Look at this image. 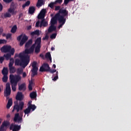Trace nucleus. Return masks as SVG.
<instances>
[{
  "instance_id": "4468645a",
  "label": "nucleus",
  "mask_w": 131,
  "mask_h": 131,
  "mask_svg": "<svg viewBox=\"0 0 131 131\" xmlns=\"http://www.w3.org/2000/svg\"><path fill=\"white\" fill-rule=\"evenodd\" d=\"M68 11L66 9H60L58 13L56 14H59V15L60 16H62L63 18H64L65 16H67L68 17Z\"/></svg>"
},
{
  "instance_id": "f03ea898",
  "label": "nucleus",
  "mask_w": 131,
  "mask_h": 131,
  "mask_svg": "<svg viewBox=\"0 0 131 131\" xmlns=\"http://www.w3.org/2000/svg\"><path fill=\"white\" fill-rule=\"evenodd\" d=\"M15 99L17 101H19V103L16 102V103L14 104L12 112L16 111L17 113H19V112L23 110V108H24V102L22 101L24 99V95H23V93L18 92L16 94Z\"/></svg>"
},
{
  "instance_id": "f3484780",
  "label": "nucleus",
  "mask_w": 131,
  "mask_h": 131,
  "mask_svg": "<svg viewBox=\"0 0 131 131\" xmlns=\"http://www.w3.org/2000/svg\"><path fill=\"white\" fill-rule=\"evenodd\" d=\"M66 21V18H63V17L59 19V21H58L60 25L58 26V28L60 29L62 27V26L65 24Z\"/></svg>"
},
{
  "instance_id": "3c124183",
  "label": "nucleus",
  "mask_w": 131,
  "mask_h": 131,
  "mask_svg": "<svg viewBox=\"0 0 131 131\" xmlns=\"http://www.w3.org/2000/svg\"><path fill=\"white\" fill-rule=\"evenodd\" d=\"M14 58H10V63H12L13 64H14Z\"/></svg>"
},
{
  "instance_id": "680f3d73",
  "label": "nucleus",
  "mask_w": 131,
  "mask_h": 131,
  "mask_svg": "<svg viewBox=\"0 0 131 131\" xmlns=\"http://www.w3.org/2000/svg\"><path fill=\"white\" fill-rule=\"evenodd\" d=\"M7 118L9 119L11 118V115L10 114H8L6 116Z\"/></svg>"
},
{
  "instance_id": "5701e85b",
  "label": "nucleus",
  "mask_w": 131,
  "mask_h": 131,
  "mask_svg": "<svg viewBox=\"0 0 131 131\" xmlns=\"http://www.w3.org/2000/svg\"><path fill=\"white\" fill-rule=\"evenodd\" d=\"M36 96H37V94H36V92H32L30 94V98L32 99H35L36 98Z\"/></svg>"
},
{
  "instance_id": "a18cd8bd",
  "label": "nucleus",
  "mask_w": 131,
  "mask_h": 131,
  "mask_svg": "<svg viewBox=\"0 0 131 131\" xmlns=\"http://www.w3.org/2000/svg\"><path fill=\"white\" fill-rule=\"evenodd\" d=\"M12 37V34H8L6 35V39H9V38H11Z\"/></svg>"
},
{
  "instance_id": "c85d7f7f",
  "label": "nucleus",
  "mask_w": 131,
  "mask_h": 131,
  "mask_svg": "<svg viewBox=\"0 0 131 131\" xmlns=\"http://www.w3.org/2000/svg\"><path fill=\"white\" fill-rule=\"evenodd\" d=\"M22 73H23V69L22 68H18L17 70V74L18 75H17L16 76H19L20 75L22 74Z\"/></svg>"
},
{
  "instance_id": "052dcab7",
  "label": "nucleus",
  "mask_w": 131,
  "mask_h": 131,
  "mask_svg": "<svg viewBox=\"0 0 131 131\" xmlns=\"http://www.w3.org/2000/svg\"><path fill=\"white\" fill-rule=\"evenodd\" d=\"M17 57H19V58H20V54L19 55L17 54H15V58H17Z\"/></svg>"
},
{
  "instance_id": "774afa93",
  "label": "nucleus",
  "mask_w": 131,
  "mask_h": 131,
  "mask_svg": "<svg viewBox=\"0 0 131 131\" xmlns=\"http://www.w3.org/2000/svg\"><path fill=\"white\" fill-rule=\"evenodd\" d=\"M21 16H22V14H19L18 18L20 19V18H21Z\"/></svg>"
},
{
  "instance_id": "4c0bfd02",
  "label": "nucleus",
  "mask_w": 131,
  "mask_h": 131,
  "mask_svg": "<svg viewBox=\"0 0 131 131\" xmlns=\"http://www.w3.org/2000/svg\"><path fill=\"white\" fill-rule=\"evenodd\" d=\"M5 60V57L4 56L0 57V64H3V62Z\"/></svg>"
},
{
  "instance_id": "f704fd0d",
  "label": "nucleus",
  "mask_w": 131,
  "mask_h": 131,
  "mask_svg": "<svg viewBox=\"0 0 131 131\" xmlns=\"http://www.w3.org/2000/svg\"><path fill=\"white\" fill-rule=\"evenodd\" d=\"M55 5H56L55 2H51L50 4H49L48 6L52 9Z\"/></svg>"
},
{
  "instance_id": "9d476101",
  "label": "nucleus",
  "mask_w": 131,
  "mask_h": 131,
  "mask_svg": "<svg viewBox=\"0 0 131 131\" xmlns=\"http://www.w3.org/2000/svg\"><path fill=\"white\" fill-rule=\"evenodd\" d=\"M12 49V46H4L0 50L2 53H10Z\"/></svg>"
},
{
  "instance_id": "2eb2a0df",
  "label": "nucleus",
  "mask_w": 131,
  "mask_h": 131,
  "mask_svg": "<svg viewBox=\"0 0 131 131\" xmlns=\"http://www.w3.org/2000/svg\"><path fill=\"white\" fill-rule=\"evenodd\" d=\"M28 39V37H27L25 34L24 35L20 42L19 43L20 47H22L25 43L26 41Z\"/></svg>"
},
{
  "instance_id": "e433bc0d",
  "label": "nucleus",
  "mask_w": 131,
  "mask_h": 131,
  "mask_svg": "<svg viewBox=\"0 0 131 131\" xmlns=\"http://www.w3.org/2000/svg\"><path fill=\"white\" fill-rule=\"evenodd\" d=\"M46 13V10L45 9H43L41 10V11L40 14H41L42 15H43V16H45Z\"/></svg>"
},
{
  "instance_id": "c03bdc74",
  "label": "nucleus",
  "mask_w": 131,
  "mask_h": 131,
  "mask_svg": "<svg viewBox=\"0 0 131 131\" xmlns=\"http://www.w3.org/2000/svg\"><path fill=\"white\" fill-rule=\"evenodd\" d=\"M62 2V0H56L55 2V4L56 5L57 3L61 4Z\"/></svg>"
},
{
  "instance_id": "8fccbe9b",
  "label": "nucleus",
  "mask_w": 131,
  "mask_h": 131,
  "mask_svg": "<svg viewBox=\"0 0 131 131\" xmlns=\"http://www.w3.org/2000/svg\"><path fill=\"white\" fill-rule=\"evenodd\" d=\"M12 1L13 0H3V1L6 3H10L12 2Z\"/></svg>"
},
{
  "instance_id": "a19ab883",
  "label": "nucleus",
  "mask_w": 131,
  "mask_h": 131,
  "mask_svg": "<svg viewBox=\"0 0 131 131\" xmlns=\"http://www.w3.org/2000/svg\"><path fill=\"white\" fill-rule=\"evenodd\" d=\"M23 34L20 35L19 36H18L17 37V40H18V41L21 40V39H22V37H23Z\"/></svg>"
},
{
  "instance_id": "7ed1b4c3",
  "label": "nucleus",
  "mask_w": 131,
  "mask_h": 131,
  "mask_svg": "<svg viewBox=\"0 0 131 131\" xmlns=\"http://www.w3.org/2000/svg\"><path fill=\"white\" fill-rule=\"evenodd\" d=\"M41 38L38 37L37 38L35 41V43L33 44L31 47L28 50L30 53H34V49H35V53L38 54L39 52H40V48H41Z\"/></svg>"
},
{
  "instance_id": "1a4fd4ad",
  "label": "nucleus",
  "mask_w": 131,
  "mask_h": 131,
  "mask_svg": "<svg viewBox=\"0 0 131 131\" xmlns=\"http://www.w3.org/2000/svg\"><path fill=\"white\" fill-rule=\"evenodd\" d=\"M11 83L8 82L6 84V90L4 94V96L6 97H9L11 95Z\"/></svg>"
},
{
  "instance_id": "864d4df0",
  "label": "nucleus",
  "mask_w": 131,
  "mask_h": 131,
  "mask_svg": "<svg viewBox=\"0 0 131 131\" xmlns=\"http://www.w3.org/2000/svg\"><path fill=\"white\" fill-rule=\"evenodd\" d=\"M13 65H14V63H12V62H9V67H13Z\"/></svg>"
},
{
  "instance_id": "a878e982",
  "label": "nucleus",
  "mask_w": 131,
  "mask_h": 131,
  "mask_svg": "<svg viewBox=\"0 0 131 131\" xmlns=\"http://www.w3.org/2000/svg\"><path fill=\"white\" fill-rule=\"evenodd\" d=\"M35 10V7L33 6H31L29 7V13L31 14H33L34 13Z\"/></svg>"
},
{
  "instance_id": "79ce46f5",
  "label": "nucleus",
  "mask_w": 131,
  "mask_h": 131,
  "mask_svg": "<svg viewBox=\"0 0 131 131\" xmlns=\"http://www.w3.org/2000/svg\"><path fill=\"white\" fill-rule=\"evenodd\" d=\"M57 34L56 33H53L52 34L50 37L53 39V38H55L56 37Z\"/></svg>"
},
{
  "instance_id": "9b49d317",
  "label": "nucleus",
  "mask_w": 131,
  "mask_h": 131,
  "mask_svg": "<svg viewBox=\"0 0 131 131\" xmlns=\"http://www.w3.org/2000/svg\"><path fill=\"white\" fill-rule=\"evenodd\" d=\"M14 54H15V49L12 48V50H11L10 52H9V53L4 54L3 57L5 58L7 61H8V60L11 59V57H12V56H14Z\"/></svg>"
},
{
  "instance_id": "338daca9",
  "label": "nucleus",
  "mask_w": 131,
  "mask_h": 131,
  "mask_svg": "<svg viewBox=\"0 0 131 131\" xmlns=\"http://www.w3.org/2000/svg\"><path fill=\"white\" fill-rule=\"evenodd\" d=\"M0 131H5V129L0 127Z\"/></svg>"
},
{
  "instance_id": "de8ad7c7",
  "label": "nucleus",
  "mask_w": 131,
  "mask_h": 131,
  "mask_svg": "<svg viewBox=\"0 0 131 131\" xmlns=\"http://www.w3.org/2000/svg\"><path fill=\"white\" fill-rule=\"evenodd\" d=\"M49 39V36L47 34L45 37L42 38V40H48Z\"/></svg>"
},
{
  "instance_id": "423d86ee",
  "label": "nucleus",
  "mask_w": 131,
  "mask_h": 131,
  "mask_svg": "<svg viewBox=\"0 0 131 131\" xmlns=\"http://www.w3.org/2000/svg\"><path fill=\"white\" fill-rule=\"evenodd\" d=\"M37 62L36 61H33L32 63V69L31 70V77L32 78L34 77L37 74L38 68L36 67Z\"/></svg>"
},
{
  "instance_id": "72a5a7b5",
  "label": "nucleus",
  "mask_w": 131,
  "mask_h": 131,
  "mask_svg": "<svg viewBox=\"0 0 131 131\" xmlns=\"http://www.w3.org/2000/svg\"><path fill=\"white\" fill-rule=\"evenodd\" d=\"M5 43H7V40L0 39V45H5Z\"/></svg>"
},
{
  "instance_id": "20e7f679",
  "label": "nucleus",
  "mask_w": 131,
  "mask_h": 131,
  "mask_svg": "<svg viewBox=\"0 0 131 131\" xmlns=\"http://www.w3.org/2000/svg\"><path fill=\"white\" fill-rule=\"evenodd\" d=\"M21 77L19 75H13L10 76V84L11 85V88L13 92H16L17 90V85H18V82L21 81Z\"/></svg>"
},
{
  "instance_id": "bf43d9fd",
  "label": "nucleus",
  "mask_w": 131,
  "mask_h": 131,
  "mask_svg": "<svg viewBox=\"0 0 131 131\" xmlns=\"http://www.w3.org/2000/svg\"><path fill=\"white\" fill-rule=\"evenodd\" d=\"M39 57H40L41 58H42V59H44V55L42 54H40L39 55Z\"/></svg>"
},
{
  "instance_id": "0eeeda50",
  "label": "nucleus",
  "mask_w": 131,
  "mask_h": 131,
  "mask_svg": "<svg viewBox=\"0 0 131 131\" xmlns=\"http://www.w3.org/2000/svg\"><path fill=\"white\" fill-rule=\"evenodd\" d=\"M13 121L15 123H18V124L22 123L23 122V115L20 116L19 113H16L14 115Z\"/></svg>"
},
{
  "instance_id": "ddd939ff",
  "label": "nucleus",
  "mask_w": 131,
  "mask_h": 131,
  "mask_svg": "<svg viewBox=\"0 0 131 131\" xmlns=\"http://www.w3.org/2000/svg\"><path fill=\"white\" fill-rule=\"evenodd\" d=\"M21 129V125L14 124L12 123L10 126V130L12 131H19Z\"/></svg>"
},
{
  "instance_id": "4d7b16f0",
  "label": "nucleus",
  "mask_w": 131,
  "mask_h": 131,
  "mask_svg": "<svg viewBox=\"0 0 131 131\" xmlns=\"http://www.w3.org/2000/svg\"><path fill=\"white\" fill-rule=\"evenodd\" d=\"M3 11V5L0 3V12Z\"/></svg>"
},
{
  "instance_id": "c756f323",
  "label": "nucleus",
  "mask_w": 131,
  "mask_h": 131,
  "mask_svg": "<svg viewBox=\"0 0 131 131\" xmlns=\"http://www.w3.org/2000/svg\"><path fill=\"white\" fill-rule=\"evenodd\" d=\"M17 25H14L13 27H12L11 32L12 33H15L16 31H17Z\"/></svg>"
},
{
  "instance_id": "0e129e2a",
  "label": "nucleus",
  "mask_w": 131,
  "mask_h": 131,
  "mask_svg": "<svg viewBox=\"0 0 131 131\" xmlns=\"http://www.w3.org/2000/svg\"><path fill=\"white\" fill-rule=\"evenodd\" d=\"M31 28H32V26H29L28 27L27 29L28 30H30L31 29Z\"/></svg>"
},
{
  "instance_id": "412c9836",
  "label": "nucleus",
  "mask_w": 131,
  "mask_h": 131,
  "mask_svg": "<svg viewBox=\"0 0 131 131\" xmlns=\"http://www.w3.org/2000/svg\"><path fill=\"white\" fill-rule=\"evenodd\" d=\"M48 26V22L46 21L45 19H42L41 22H40V24L39 27L41 28L42 26L43 27H46Z\"/></svg>"
},
{
  "instance_id": "7c9ffc66",
  "label": "nucleus",
  "mask_w": 131,
  "mask_h": 131,
  "mask_svg": "<svg viewBox=\"0 0 131 131\" xmlns=\"http://www.w3.org/2000/svg\"><path fill=\"white\" fill-rule=\"evenodd\" d=\"M2 81L4 83H7L8 82V75H4Z\"/></svg>"
},
{
  "instance_id": "c9c22d12",
  "label": "nucleus",
  "mask_w": 131,
  "mask_h": 131,
  "mask_svg": "<svg viewBox=\"0 0 131 131\" xmlns=\"http://www.w3.org/2000/svg\"><path fill=\"white\" fill-rule=\"evenodd\" d=\"M58 79V72H56V76L53 79V81H55Z\"/></svg>"
},
{
  "instance_id": "37998d69",
  "label": "nucleus",
  "mask_w": 131,
  "mask_h": 131,
  "mask_svg": "<svg viewBox=\"0 0 131 131\" xmlns=\"http://www.w3.org/2000/svg\"><path fill=\"white\" fill-rule=\"evenodd\" d=\"M74 0H64V4L67 5L70 1H74Z\"/></svg>"
},
{
  "instance_id": "39448f33",
  "label": "nucleus",
  "mask_w": 131,
  "mask_h": 131,
  "mask_svg": "<svg viewBox=\"0 0 131 131\" xmlns=\"http://www.w3.org/2000/svg\"><path fill=\"white\" fill-rule=\"evenodd\" d=\"M31 102H28V106L27 108L24 111V113L25 115H28L31 113V110H32V111H34L36 108V106L34 104H32Z\"/></svg>"
},
{
  "instance_id": "393cba45",
  "label": "nucleus",
  "mask_w": 131,
  "mask_h": 131,
  "mask_svg": "<svg viewBox=\"0 0 131 131\" xmlns=\"http://www.w3.org/2000/svg\"><path fill=\"white\" fill-rule=\"evenodd\" d=\"M8 68H4L2 70V74L3 75V76H8Z\"/></svg>"
},
{
  "instance_id": "6e6d98bb",
  "label": "nucleus",
  "mask_w": 131,
  "mask_h": 131,
  "mask_svg": "<svg viewBox=\"0 0 131 131\" xmlns=\"http://www.w3.org/2000/svg\"><path fill=\"white\" fill-rule=\"evenodd\" d=\"M27 76L26 72L23 73V78H25Z\"/></svg>"
},
{
  "instance_id": "b1692460",
  "label": "nucleus",
  "mask_w": 131,
  "mask_h": 131,
  "mask_svg": "<svg viewBox=\"0 0 131 131\" xmlns=\"http://www.w3.org/2000/svg\"><path fill=\"white\" fill-rule=\"evenodd\" d=\"M40 34L39 33V30H36L33 32H32L31 33H30V35L33 37L34 36V35H36L37 36H39Z\"/></svg>"
},
{
  "instance_id": "bb28decb",
  "label": "nucleus",
  "mask_w": 131,
  "mask_h": 131,
  "mask_svg": "<svg viewBox=\"0 0 131 131\" xmlns=\"http://www.w3.org/2000/svg\"><path fill=\"white\" fill-rule=\"evenodd\" d=\"M45 58L49 59L51 62H52V57L50 52H48L45 55Z\"/></svg>"
},
{
  "instance_id": "13d9d810",
  "label": "nucleus",
  "mask_w": 131,
  "mask_h": 131,
  "mask_svg": "<svg viewBox=\"0 0 131 131\" xmlns=\"http://www.w3.org/2000/svg\"><path fill=\"white\" fill-rule=\"evenodd\" d=\"M39 21H37L36 23V27H39Z\"/></svg>"
},
{
  "instance_id": "4be33fe9",
  "label": "nucleus",
  "mask_w": 131,
  "mask_h": 131,
  "mask_svg": "<svg viewBox=\"0 0 131 131\" xmlns=\"http://www.w3.org/2000/svg\"><path fill=\"white\" fill-rule=\"evenodd\" d=\"M56 27L54 25H51V26L49 28L48 32L51 33L53 31H55Z\"/></svg>"
},
{
  "instance_id": "f257e3e1",
  "label": "nucleus",
  "mask_w": 131,
  "mask_h": 131,
  "mask_svg": "<svg viewBox=\"0 0 131 131\" xmlns=\"http://www.w3.org/2000/svg\"><path fill=\"white\" fill-rule=\"evenodd\" d=\"M33 40L32 39H29L25 44V50L23 52L19 53V59H16L15 60V66H22L23 68H25L27 65H28L30 62V56L28 55L30 54H33V52H30L29 50L30 47L32 45Z\"/></svg>"
},
{
  "instance_id": "49530a36",
  "label": "nucleus",
  "mask_w": 131,
  "mask_h": 131,
  "mask_svg": "<svg viewBox=\"0 0 131 131\" xmlns=\"http://www.w3.org/2000/svg\"><path fill=\"white\" fill-rule=\"evenodd\" d=\"M49 72H50V73H54V72H56V70H52L51 69H50Z\"/></svg>"
},
{
  "instance_id": "e2e57ef3",
  "label": "nucleus",
  "mask_w": 131,
  "mask_h": 131,
  "mask_svg": "<svg viewBox=\"0 0 131 131\" xmlns=\"http://www.w3.org/2000/svg\"><path fill=\"white\" fill-rule=\"evenodd\" d=\"M32 84H33V81L32 80L30 81L29 85H32Z\"/></svg>"
},
{
  "instance_id": "2f4dec72",
  "label": "nucleus",
  "mask_w": 131,
  "mask_h": 131,
  "mask_svg": "<svg viewBox=\"0 0 131 131\" xmlns=\"http://www.w3.org/2000/svg\"><path fill=\"white\" fill-rule=\"evenodd\" d=\"M9 71L10 73H15V72H16V70L15 69V67H10Z\"/></svg>"
},
{
  "instance_id": "dca6fc26",
  "label": "nucleus",
  "mask_w": 131,
  "mask_h": 131,
  "mask_svg": "<svg viewBox=\"0 0 131 131\" xmlns=\"http://www.w3.org/2000/svg\"><path fill=\"white\" fill-rule=\"evenodd\" d=\"M8 12L12 14H14V13H15V4L14 3L11 4L10 7L8 10Z\"/></svg>"
},
{
  "instance_id": "58836bf2",
  "label": "nucleus",
  "mask_w": 131,
  "mask_h": 131,
  "mask_svg": "<svg viewBox=\"0 0 131 131\" xmlns=\"http://www.w3.org/2000/svg\"><path fill=\"white\" fill-rule=\"evenodd\" d=\"M44 17H45V15L40 13V14H39L38 16V19H43L44 18Z\"/></svg>"
},
{
  "instance_id": "f8f14e48",
  "label": "nucleus",
  "mask_w": 131,
  "mask_h": 131,
  "mask_svg": "<svg viewBox=\"0 0 131 131\" xmlns=\"http://www.w3.org/2000/svg\"><path fill=\"white\" fill-rule=\"evenodd\" d=\"M51 68L49 67V65L47 63H44L40 68L39 71L40 72H44L45 71L49 72Z\"/></svg>"
},
{
  "instance_id": "a211bd4d",
  "label": "nucleus",
  "mask_w": 131,
  "mask_h": 131,
  "mask_svg": "<svg viewBox=\"0 0 131 131\" xmlns=\"http://www.w3.org/2000/svg\"><path fill=\"white\" fill-rule=\"evenodd\" d=\"M26 90V86L25 83H21V84H18V90L19 91L25 92Z\"/></svg>"
},
{
  "instance_id": "603ef678",
  "label": "nucleus",
  "mask_w": 131,
  "mask_h": 131,
  "mask_svg": "<svg viewBox=\"0 0 131 131\" xmlns=\"http://www.w3.org/2000/svg\"><path fill=\"white\" fill-rule=\"evenodd\" d=\"M28 88H29V90L30 91H31L32 90V86L31 85H29Z\"/></svg>"
},
{
  "instance_id": "6e6552de",
  "label": "nucleus",
  "mask_w": 131,
  "mask_h": 131,
  "mask_svg": "<svg viewBox=\"0 0 131 131\" xmlns=\"http://www.w3.org/2000/svg\"><path fill=\"white\" fill-rule=\"evenodd\" d=\"M62 16H60L58 14H56L55 16L51 19V25H54L57 23V20L59 21V19L62 18Z\"/></svg>"
},
{
  "instance_id": "ea45409f",
  "label": "nucleus",
  "mask_w": 131,
  "mask_h": 131,
  "mask_svg": "<svg viewBox=\"0 0 131 131\" xmlns=\"http://www.w3.org/2000/svg\"><path fill=\"white\" fill-rule=\"evenodd\" d=\"M11 16V14H10L9 12H6L5 14V17H10Z\"/></svg>"
},
{
  "instance_id": "cd10ccee",
  "label": "nucleus",
  "mask_w": 131,
  "mask_h": 131,
  "mask_svg": "<svg viewBox=\"0 0 131 131\" xmlns=\"http://www.w3.org/2000/svg\"><path fill=\"white\" fill-rule=\"evenodd\" d=\"M42 5H43V0H38V2L36 4V6L37 7H41Z\"/></svg>"
},
{
  "instance_id": "aec40b11",
  "label": "nucleus",
  "mask_w": 131,
  "mask_h": 131,
  "mask_svg": "<svg viewBox=\"0 0 131 131\" xmlns=\"http://www.w3.org/2000/svg\"><path fill=\"white\" fill-rule=\"evenodd\" d=\"M12 105H13V99L10 98L9 99L8 102L7 103V108L8 109H9L11 107V106H12Z\"/></svg>"
},
{
  "instance_id": "6ab92c4d",
  "label": "nucleus",
  "mask_w": 131,
  "mask_h": 131,
  "mask_svg": "<svg viewBox=\"0 0 131 131\" xmlns=\"http://www.w3.org/2000/svg\"><path fill=\"white\" fill-rule=\"evenodd\" d=\"M9 125H10V122L8 121H3V123L2 124L0 128L5 129V127H8Z\"/></svg>"
},
{
  "instance_id": "473e14b6",
  "label": "nucleus",
  "mask_w": 131,
  "mask_h": 131,
  "mask_svg": "<svg viewBox=\"0 0 131 131\" xmlns=\"http://www.w3.org/2000/svg\"><path fill=\"white\" fill-rule=\"evenodd\" d=\"M30 4V2L29 1H27L25 4L23 5V8H25L26 6H29Z\"/></svg>"
},
{
  "instance_id": "5fc2aeb1",
  "label": "nucleus",
  "mask_w": 131,
  "mask_h": 131,
  "mask_svg": "<svg viewBox=\"0 0 131 131\" xmlns=\"http://www.w3.org/2000/svg\"><path fill=\"white\" fill-rule=\"evenodd\" d=\"M3 32H4V30L3 29V28H0V35H2V33H3Z\"/></svg>"
},
{
  "instance_id": "69168bd1",
  "label": "nucleus",
  "mask_w": 131,
  "mask_h": 131,
  "mask_svg": "<svg viewBox=\"0 0 131 131\" xmlns=\"http://www.w3.org/2000/svg\"><path fill=\"white\" fill-rule=\"evenodd\" d=\"M2 36H3V37H5V36H7V34H6V33H3L2 34Z\"/></svg>"
},
{
  "instance_id": "09e8293b",
  "label": "nucleus",
  "mask_w": 131,
  "mask_h": 131,
  "mask_svg": "<svg viewBox=\"0 0 131 131\" xmlns=\"http://www.w3.org/2000/svg\"><path fill=\"white\" fill-rule=\"evenodd\" d=\"M60 8H61V7L59 6H56L55 10L56 11H57V10H59H59H60Z\"/></svg>"
}]
</instances>
